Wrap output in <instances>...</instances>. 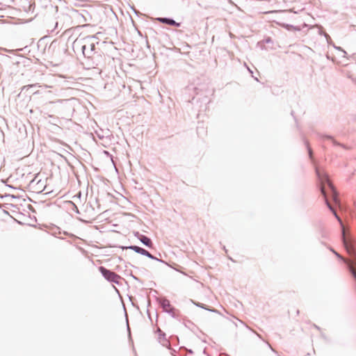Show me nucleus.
<instances>
[{
	"instance_id": "f257e3e1",
	"label": "nucleus",
	"mask_w": 356,
	"mask_h": 356,
	"mask_svg": "<svg viewBox=\"0 0 356 356\" xmlns=\"http://www.w3.org/2000/svg\"><path fill=\"white\" fill-rule=\"evenodd\" d=\"M318 176L321 181V191L322 195L324 196L325 202L327 206V207L330 209V211L333 213L336 218L338 220L339 222H341V218L338 216L335 210L333 209V207L330 204L327 197V193H326V185L328 186V181H330V180L328 178V176L326 174H322L321 175L320 172L317 170Z\"/></svg>"
},
{
	"instance_id": "f03ea898",
	"label": "nucleus",
	"mask_w": 356,
	"mask_h": 356,
	"mask_svg": "<svg viewBox=\"0 0 356 356\" xmlns=\"http://www.w3.org/2000/svg\"><path fill=\"white\" fill-rule=\"evenodd\" d=\"M342 227V236L343 245L350 255H353L355 253V250L353 247V241L351 237L347 234L346 229L342 223V221L339 222Z\"/></svg>"
},
{
	"instance_id": "7ed1b4c3",
	"label": "nucleus",
	"mask_w": 356,
	"mask_h": 356,
	"mask_svg": "<svg viewBox=\"0 0 356 356\" xmlns=\"http://www.w3.org/2000/svg\"><path fill=\"white\" fill-rule=\"evenodd\" d=\"M95 45L90 40H87L82 46L83 55L87 58H92L95 54Z\"/></svg>"
},
{
	"instance_id": "20e7f679",
	"label": "nucleus",
	"mask_w": 356,
	"mask_h": 356,
	"mask_svg": "<svg viewBox=\"0 0 356 356\" xmlns=\"http://www.w3.org/2000/svg\"><path fill=\"white\" fill-rule=\"evenodd\" d=\"M99 269L106 280L113 282H118L120 276L118 275L116 273L111 272L102 266L99 267Z\"/></svg>"
},
{
	"instance_id": "39448f33",
	"label": "nucleus",
	"mask_w": 356,
	"mask_h": 356,
	"mask_svg": "<svg viewBox=\"0 0 356 356\" xmlns=\"http://www.w3.org/2000/svg\"><path fill=\"white\" fill-rule=\"evenodd\" d=\"M328 188L330 190L333 201L336 204H339V197H338L337 192L335 188L334 187L333 184L331 183V181H328Z\"/></svg>"
},
{
	"instance_id": "423d86ee",
	"label": "nucleus",
	"mask_w": 356,
	"mask_h": 356,
	"mask_svg": "<svg viewBox=\"0 0 356 356\" xmlns=\"http://www.w3.org/2000/svg\"><path fill=\"white\" fill-rule=\"evenodd\" d=\"M348 268L356 280V257H355L353 260L346 261Z\"/></svg>"
},
{
	"instance_id": "0eeeda50",
	"label": "nucleus",
	"mask_w": 356,
	"mask_h": 356,
	"mask_svg": "<svg viewBox=\"0 0 356 356\" xmlns=\"http://www.w3.org/2000/svg\"><path fill=\"white\" fill-rule=\"evenodd\" d=\"M130 248L132 249L133 250H134L135 252L140 253L143 255L147 256L149 258H153L152 254L148 251H147L146 250H145L143 248H141L138 246H131V247H130Z\"/></svg>"
},
{
	"instance_id": "6e6552de",
	"label": "nucleus",
	"mask_w": 356,
	"mask_h": 356,
	"mask_svg": "<svg viewBox=\"0 0 356 356\" xmlns=\"http://www.w3.org/2000/svg\"><path fill=\"white\" fill-rule=\"evenodd\" d=\"M158 19H159V21H160L163 23L167 24L173 25V26H179V25H180L179 23H177L175 21H174L173 19H171L159 18Z\"/></svg>"
},
{
	"instance_id": "1a4fd4ad",
	"label": "nucleus",
	"mask_w": 356,
	"mask_h": 356,
	"mask_svg": "<svg viewBox=\"0 0 356 356\" xmlns=\"http://www.w3.org/2000/svg\"><path fill=\"white\" fill-rule=\"evenodd\" d=\"M139 239L140 241L144 243L145 245H146L147 246L151 248L152 246V241L150 240V238H149L148 237L144 236V235H141L140 237H139Z\"/></svg>"
},
{
	"instance_id": "9d476101",
	"label": "nucleus",
	"mask_w": 356,
	"mask_h": 356,
	"mask_svg": "<svg viewBox=\"0 0 356 356\" xmlns=\"http://www.w3.org/2000/svg\"><path fill=\"white\" fill-rule=\"evenodd\" d=\"M307 147H308V151H309V156H310V157H312V149L309 147V145H307Z\"/></svg>"
}]
</instances>
